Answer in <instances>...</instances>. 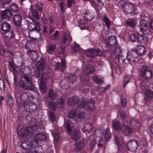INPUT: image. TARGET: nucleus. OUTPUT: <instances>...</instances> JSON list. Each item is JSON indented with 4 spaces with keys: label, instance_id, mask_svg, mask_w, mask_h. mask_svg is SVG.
Wrapping results in <instances>:
<instances>
[{
    "label": "nucleus",
    "instance_id": "1",
    "mask_svg": "<svg viewBox=\"0 0 153 153\" xmlns=\"http://www.w3.org/2000/svg\"><path fill=\"white\" fill-rule=\"evenodd\" d=\"M95 134L97 136L96 139L91 142L90 144V147L91 149L96 143V140L98 141V146L101 147L105 143V140L106 141L108 140L110 138L111 136L109 129L108 128H106L104 133L103 132L102 129L97 130L95 132Z\"/></svg>",
    "mask_w": 153,
    "mask_h": 153
},
{
    "label": "nucleus",
    "instance_id": "2",
    "mask_svg": "<svg viewBox=\"0 0 153 153\" xmlns=\"http://www.w3.org/2000/svg\"><path fill=\"white\" fill-rule=\"evenodd\" d=\"M140 15L141 19L139 26L140 31L144 35L151 34L152 32L148 24L147 17L143 14H141Z\"/></svg>",
    "mask_w": 153,
    "mask_h": 153
},
{
    "label": "nucleus",
    "instance_id": "3",
    "mask_svg": "<svg viewBox=\"0 0 153 153\" xmlns=\"http://www.w3.org/2000/svg\"><path fill=\"white\" fill-rule=\"evenodd\" d=\"M19 84L22 88L26 90H31L34 89L31 80L27 75L25 74L21 76Z\"/></svg>",
    "mask_w": 153,
    "mask_h": 153
},
{
    "label": "nucleus",
    "instance_id": "4",
    "mask_svg": "<svg viewBox=\"0 0 153 153\" xmlns=\"http://www.w3.org/2000/svg\"><path fill=\"white\" fill-rule=\"evenodd\" d=\"M23 148L24 151L23 153H33V152L36 153L37 152L34 149L36 148V146L33 143L26 142H23L21 145Z\"/></svg>",
    "mask_w": 153,
    "mask_h": 153
},
{
    "label": "nucleus",
    "instance_id": "5",
    "mask_svg": "<svg viewBox=\"0 0 153 153\" xmlns=\"http://www.w3.org/2000/svg\"><path fill=\"white\" fill-rule=\"evenodd\" d=\"M95 102L92 99H88L86 98L82 100L79 103L80 108H83L86 110H90L94 106Z\"/></svg>",
    "mask_w": 153,
    "mask_h": 153
},
{
    "label": "nucleus",
    "instance_id": "6",
    "mask_svg": "<svg viewBox=\"0 0 153 153\" xmlns=\"http://www.w3.org/2000/svg\"><path fill=\"white\" fill-rule=\"evenodd\" d=\"M28 18L30 19L32 22H30L28 25V28L30 32L32 31L36 30L39 31L40 30V25L38 22L35 21L33 18L30 16H28Z\"/></svg>",
    "mask_w": 153,
    "mask_h": 153
},
{
    "label": "nucleus",
    "instance_id": "7",
    "mask_svg": "<svg viewBox=\"0 0 153 153\" xmlns=\"http://www.w3.org/2000/svg\"><path fill=\"white\" fill-rule=\"evenodd\" d=\"M77 79V78L76 76L74 74H71L70 75L68 79V81H70V82H69V83H66L64 84L65 80H63L61 81V85L62 86H64V88L66 89L70 87L72 83L74 81H76Z\"/></svg>",
    "mask_w": 153,
    "mask_h": 153
},
{
    "label": "nucleus",
    "instance_id": "8",
    "mask_svg": "<svg viewBox=\"0 0 153 153\" xmlns=\"http://www.w3.org/2000/svg\"><path fill=\"white\" fill-rule=\"evenodd\" d=\"M134 10L135 7L134 4L129 2L125 4L123 9L124 11L127 14L132 13Z\"/></svg>",
    "mask_w": 153,
    "mask_h": 153
},
{
    "label": "nucleus",
    "instance_id": "9",
    "mask_svg": "<svg viewBox=\"0 0 153 153\" xmlns=\"http://www.w3.org/2000/svg\"><path fill=\"white\" fill-rule=\"evenodd\" d=\"M127 148L130 152H135L138 146V143L137 140H131L128 143Z\"/></svg>",
    "mask_w": 153,
    "mask_h": 153
},
{
    "label": "nucleus",
    "instance_id": "10",
    "mask_svg": "<svg viewBox=\"0 0 153 153\" xmlns=\"http://www.w3.org/2000/svg\"><path fill=\"white\" fill-rule=\"evenodd\" d=\"M46 78L44 77L42 75L41 78V82L39 85V89L42 93H45L47 91L46 84Z\"/></svg>",
    "mask_w": 153,
    "mask_h": 153
},
{
    "label": "nucleus",
    "instance_id": "11",
    "mask_svg": "<svg viewBox=\"0 0 153 153\" xmlns=\"http://www.w3.org/2000/svg\"><path fill=\"white\" fill-rule=\"evenodd\" d=\"M37 126L36 125H34L31 126L27 127L25 129V133H22L23 135H27L29 134H32L37 128Z\"/></svg>",
    "mask_w": 153,
    "mask_h": 153
},
{
    "label": "nucleus",
    "instance_id": "12",
    "mask_svg": "<svg viewBox=\"0 0 153 153\" xmlns=\"http://www.w3.org/2000/svg\"><path fill=\"white\" fill-rule=\"evenodd\" d=\"M146 53V49L143 46H140L138 47L136 51L132 50L131 53L133 55H143Z\"/></svg>",
    "mask_w": 153,
    "mask_h": 153
},
{
    "label": "nucleus",
    "instance_id": "13",
    "mask_svg": "<svg viewBox=\"0 0 153 153\" xmlns=\"http://www.w3.org/2000/svg\"><path fill=\"white\" fill-rule=\"evenodd\" d=\"M12 15L11 11L9 9H6L2 11L1 13V17L4 19H9Z\"/></svg>",
    "mask_w": 153,
    "mask_h": 153
},
{
    "label": "nucleus",
    "instance_id": "14",
    "mask_svg": "<svg viewBox=\"0 0 153 153\" xmlns=\"http://www.w3.org/2000/svg\"><path fill=\"white\" fill-rule=\"evenodd\" d=\"M121 128L120 130H121L125 135H129L132 132V130L126 125H122Z\"/></svg>",
    "mask_w": 153,
    "mask_h": 153
},
{
    "label": "nucleus",
    "instance_id": "15",
    "mask_svg": "<svg viewBox=\"0 0 153 153\" xmlns=\"http://www.w3.org/2000/svg\"><path fill=\"white\" fill-rule=\"evenodd\" d=\"M108 42H105L107 46L109 45L113 46L116 45L117 43L116 38L114 36H111L108 38Z\"/></svg>",
    "mask_w": 153,
    "mask_h": 153
},
{
    "label": "nucleus",
    "instance_id": "16",
    "mask_svg": "<svg viewBox=\"0 0 153 153\" xmlns=\"http://www.w3.org/2000/svg\"><path fill=\"white\" fill-rule=\"evenodd\" d=\"M30 94L27 92H25L22 94L20 96V100L21 101V103H25V101L27 99H29L30 97Z\"/></svg>",
    "mask_w": 153,
    "mask_h": 153
},
{
    "label": "nucleus",
    "instance_id": "17",
    "mask_svg": "<svg viewBox=\"0 0 153 153\" xmlns=\"http://www.w3.org/2000/svg\"><path fill=\"white\" fill-rule=\"evenodd\" d=\"M24 106L25 108L28 109V111L30 112L34 111L37 107V105L34 102H30L29 105L25 103Z\"/></svg>",
    "mask_w": 153,
    "mask_h": 153
},
{
    "label": "nucleus",
    "instance_id": "18",
    "mask_svg": "<svg viewBox=\"0 0 153 153\" xmlns=\"http://www.w3.org/2000/svg\"><path fill=\"white\" fill-rule=\"evenodd\" d=\"M22 17L21 15L16 14L14 16L13 20L16 25L18 27L21 25Z\"/></svg>",
    "mask_w": 153,
    "mask_h": 153
},
{
    "label": "nucleus",
    "instance_id": "19",
    "mask_svg": "<svg viewBox=\"0 0 153 153\" xmlns=\"http://www.w3.org/2000/svg\"><path fill=\"white\" fill-rule=\"evenodd\" d=\"M92 126L90 123H87L83 129H82L83 132L85 133L86 135L87 134L90 133L92 131Z\"/></svg>",
    "mask_w": 153,
    "mask_h": 153
},
{
    "label": "nucleus",
    "instance_id": "20",
    "mask_svg": "<svg viewBox=\"0 0 153 153\" xmlns=\"http://www.w3.org/2000/svg\"><path fill=\"white\" fill-rule=\"evenodd\" d=\"M84 1H89L92 6L94 8L95 10L97 12H99L101 9V4L97 5V4L92 0H83Z\"/></svg>",
    "mask_w": 153,
    "mask_h": 153
},
{
    "label": "nucleus",
    "instance_id": "21",
    "mask_svg": "<svg viewBox=\"0 0 153 153\" xmlns=\"http://www.w3.org/2000/svg\"><path fill=\"white\" fill-rule=\"evenodd\" d=\"M79 99V98L77 96L72 97L69 98L67 102L70 105H73L77 102Z\"/></svg>",
    "mask_w": 153,
    "mask_h": 153
},
{
    "label": "nucleus",
    "instance_id": "22",
    "mask_svg": "<svg viewBox=\"0 0 153 153\" xmlns=\"http://www.w3.org/2000/svg\"><path fill=\"white\" fill-rule=\"evenodd\" d=\"M72 139L75 141H77L81 138L79 130L74 131L71 135Z\"/></svg>",
    "mask_w": 153,
    "mask_h": 153
},
{
    "label": "nucleus",
    "instance_id": "23",
    "mask_svg": "<svg viewBox=\"0 0 153 153\" xmlns=\"http://www.w3.org/2000/svg\"><path fill=\"white\" fill-rule=\"evenodd\" d=\"M10 24L7 22H3L1 25V29L4 33H7L10 29Z\"/></svg>",
    "mask_w": 153,
    "mask_h": 153
},
{
    "label": "nucleus",
    "instance_id": "24",
    "mask_svg": "<svg viewBox=\"0 0 153 153\" xmlns=\"http://www.w3.org/2000/svg\"><path fill=\"white\" fill-rule=\"evenodd\" d=\"M137 20L134 19H129L126 21L127 25L131 27H135L137 23Z\"/></svg>",
    "mask_w": 153,
    "mask_h": 153
},
{
    "label": "nucleus",
    "instance_id": "25",
    "mask_svg": "<svg viewBox=\"0 0 153 153\" xmlns=\"http://www.w3.org/2000/svg\"><path fill=\"white\" fill-rule=\"evenodd\" d=\"M132 51H131L129 53L128 55H127L126 59L130 63L131 62H134V58L137 57V55H133L131 53Z\"/></svg>",
    "mask_w": 153,
    "mask_h": 153
},
{
    "label": "nucleus",
    "instance_id": "26",
    "mask_svg": "<svg viewBox=\"0 0 153 153\" xmlns=\"http://www.w3.org/2000/svg\"><path fill=\"white\" fill-rule=\"evenodd\" d=\"M127 55L124 53L120 52L118 58V62L120 64H121L124 62L126 59Z\"/></svg>",
    "mask_w": 153,
    "mask_h": 153
},
{
    "label": "nucleus",
    "instance_id": "27",
    "mask_svg": "<svg viewBox=\"0 0 153 153\" xmlns=\"http://www.w3.org/2000/svg\"><path fill=\"white\" fill-rule=\"evenodd\" d=\"M61 66H60V63L59 62L57 63L56 64L57 67L59 69L62 71L65 68L66 66V60L64 59H62L61 60Z\"/></svg>",
    "mask_w": 153,
    "mask_h": 153
},
{
    "label": "nucleus",
    "instance_id": "28",
    "mask_svg": "<svg viewBox=\"0 0 153 153\" xmlns=\"http://www.w3.org/2000/svg\"><path fill=\"white\" fill-rule=\"evenodd\" d=\"M30 57L33 60L35 61L38 58V55L37 53L34 51H30L28 52Z\"/></svg>",
    "mask_w": 153,
    "mask_h": 153
},
{
    "label": "nucleus",
    "instance_id": "29",
    "mask_svg": "<svg viewBox=\"0 0 153 153\" xmlns=\"http://www.w3.org/2000/svg\"><path fill=\"white\" fill-rule=\"evenodd\" d=\"M94 68L93 66L88 65L83 69V72L85 74H90L94 71Z\"/></svg>",
    "mask_w": 153,
    "mask_h": 153
},
{
    "label": "nucleus",
    "instance_id": "30",
    "mask_svg": "<svg viewBox=\"0 0 153 153\" xmlns=\"http://www.w3.org/2000/svg\"><path fill=\"white\" fill-rule=\"evenodd\" d=\"M34 139L37 140H45L46 139V136L43 134L39 133L35 135Z\"/></svg>",
    "mask_w": 153,
    "mask_h": 153
},
{
    "label": "nucleus",
    "instance_id": "31",
    "mask_svg": "<svg viewBox=\"0 0 153 153\" xmlns=\"http://www.w3.org/2000/svg\"><path fill=\"white\" fill-rule=\"evenodd\" d=\"M94 81L97 84H100L103 81V78L100 76L95 75L93 77Z\"/></svg>",
    "mask_w": 153,
    "mask_h": 153
},
{
    "label": "nucleus",
    "instance_id": "32",
    "mask_svg": "<svg viewBox=\"0 0 153 153\" xmlns=\"http://www.w3.org/2000/svg\"><path fill=\"white\" fill-rule=\"evenodd\" d=\"M72 40V38L70 34L68 33H65L64 36L62 39V43L63 44H65L67 41L70 42Z\"/></svg>",
    "mask_w": 153,
    "mask_h": 153
},
{
    "label": "nucleus",
    "instance_id": "33",
    "mask_svg": "<svg viewBox=\"0 0 153 153\" xmlns=\"http://www.w3.org/2000/svg\"><path fill=\"white\" fill-rule=\"evenodd\" d=\"M85 53L89 57L93 58L95 57L94 49H90L86 50L85 51Z\"/></svg>",
    "mask_w": 153,
    "mask_h": 153
},
{
    "label": "nucleus",
    "instance_id": "34",
    "mask_svg": "<svg viewBox=\"0 0 153 153\" xmlns=\"http://www.w3.org/2000/svg\"><path fill=\"white\" fill-rule=\"evenodd\" d=\"M75 149L77 151H79L82 149L84 146V143L82 140H81L79 143H76L75 145Z\"/></svg>",
    "mask_w": 153,
    "mask_h": 153
},
{
    "label": "nucleus",
    "instance_id": "35",
    "mask_svg": "<svg viewBox=\"0 0 153 153\" xmlns=\"http://www.w3.org/2000/svg\"><path fill=\"white\" fill-rule=\"evenodd\" d=\"M84 17L87 21H89L93 19L94 16L91 14L89 11L87 10L85 13Z\"/></svg>",
    "mask_w": 153,
    "mask_h": 153
},
{
    "label": "nucleus",
    "instance_id": "36",
    "mask_svg": "<svg viewBox=\"0 0 153 153\" xmlns=\"http://www.w3.org/2000/svg\"><path fill=\"white\" fill-rule=\"evenodd\" d=\"M30 13H31L32 15V16L30 15V16L32 18L33 17L37 19H39L40 18L37 11L36 9H32L31 8H30Z\"/></svg>",
    "mask_w": 153,
    "mask_h": 153
},
{
    "label": "nucleus",
    "instance_id": "37",
    "mask_svg": "<svg viewBox=\"0 0 153 153\" xmlns=\"http://www.w3.org/2000/svg\"><path fill=\"white\" fill-rule=\"evenodd\" d=\"M66 126L68 131L69 133H71L72 131V128L74 126V124L71 121L68 120Z\"/></svg>",
    "mask_w": 153,
    "mask_h": 153
},
{
    "label": "nucleus",
    "instance_id": "38",
    "mask_svg": "<svg viewBox=\"0 0 153 153\" xmlns=\"http://www.w3.org/2000/svg\"><path fill=\"white\" fill-rule=\"evenodd\" d=\"M112 125L114 128L117 130L119 131L120 130L121 126L119 123L117 121L113 120L112 121Z\"/></svg>",
    "mask_w": 153,
    "mask_h": 153
},
{
    "label": "nucleus",
    "instance_id": "39",
    "mask_svg": "<svg viewBox=\"0 0 153 153\" xmlns=\"http://www.w3.org/2000/svg\"><path fill=\"white\" fill-rule=\"evenodd\" d=\"M143 75L146 79H149L152 77V74L151 71L148 70L145 71V72L143 73Z\"/></svg>",
    "mask_w": 153,
    "mask_h": 153
},
{
    "label": "nucleus",
    "instance_id": "40",
    "mask_svg": "<svg viewBox=\"0 0 153 153\" xmlns=\"http://www.w3.org/2000/svg\"><path fill=\"white\" fill-rule=\"evenodd\" d=\"M56 46L55 45H48L47 48V52L49 54L52 53L54 51Z\"/></svg>",
    "mask_w": 153,
    "mask_h": 153
},
{
    "label": "nucleus",
    "instance_id": "41",
    "mask_svg": "<svg viewBox=\"0 0 153 153\" xmlns=\"http://www.w3.org/2000/svg\"><path fill=\"white\" fill-rule=\"evenodd\" d=\"M102 20L105 22L107 27H109L111 25V22L108 18L105 15L103 16Z\"/></svg>",
    "mask_w": 153,
    "mask_h": 153
},
{
    "label": "nucleus",
    "instance_id": "42",
    "mask_svg": "<svg viewBox=\"0 0 153 153\" xmlns=\"http://www.w3.org/2000/svg\"><path fill=\"white\" fill-rule=\"evenodd\" d=\"M77 115V112L76 110L74 109L71 111L68 115V117L69 118L73 119Z\"/></svg>",
    "mask_w": 153,
    "mask_h": 153
},
{
    "label": "nucleus",
    "instance_id": "43",
    "mask_svg": "<svg viewBox=\"0 0 153 153\" xmlns=\"http://www.w3.org/2000/svg\"><path fill=\"white\" fill-rule=\"evenodd\" d=\"M48 96L51 100H54L57 97V95L51 89L49 90L48 91Z\"/></svg>",
    "mask_w": 153,
    "mask_h": 153
},
{
    "label": "nucleus",
    "instance_id": "44",
    "mask_svg": "<svg viewBox=\"0 0 153 153\" xmlns=\"http://www.w3.org/2000/svg\"><path fill=\"white\" fill-rule=\"evenodd\" d=\"M115 3L117 6L120 8L123 7L126 4L122 0H115Z\"/></svg>",
    "mask_w": 153,
    "mask_h": 153
},
{
    "label": "nucleus",
    "instance_id": "45",
    "mask_svg": "<svg viewBox=\"0 0 153 153\" xmlns=\"http://www.w3.org/2000/svg\"><path fill=\"white\" fill-rule=\"evenodd\" d=\"M147 40L146 37L142 35L138 34V41L142 43H145Z\"/></svg>",
    "mask_w": 153,
    "mask_h": 153
},
{
    "label": "nucleus",
    "instance_id": "46",
    "mask_svg": "<svg viewBox=\"0 0 153 153\" xmlns=\"http://www.w3.org/2000/svg\"><path fill=\"white\" fill-rule=\"evenodd\" d=\"M48 106L50 109L54 111L56 109V103L55 102L50 101L48 103Z\"/></svg>",
    "mask_w": 153,
    "mask_h": 153
},
{
    "label": "nucleus",
    "instance_id": "47",
    "mask_svg": "<svg viewBox=\"0 0 153 153\" xmlns=\"http://www.w3.org/2000/svg\"><path fill=\"white\" fill-rule=\"evenodd\" d=\"M34 46V44L33 42L31 41H27L25 45V46L26 48L27 49H31L33 47L32 46Z\"/></svg>",
    "mask_w": 153,
    "mask_h": 153
},
{
    "label": "nucleus",
    "instance_id": "48",
    "mask_svg": "<svg viewBox=\"0 0 153 153\" xmlns=\"http://www.w3.org/2000/svg\"><path fill=\"white\" fill-rule=\"evenodd\" d=\"M65 101L62 98H59L58 100L57 101V105L60 108H62L63 107Z\"/></svg>",
    "mask_w": 153,
    "mask_h": 153
},
{
    "label": "nucleus",
    "instance_id": "49",
    "mask_svg": "<svg viewBox=\"0 0 153 153\" xmlns=\"http://www.w3.org/2000/svg\"><path fill=\"white\" fill-rule=\"evenodd\" d=\"M49 119L51 121L53 122L54 121L56 120V117L54 113L51 111L49 112L48 114Z\"/></svg>",
    "mask_w": 153,
    "mask_h": 153
},
{
    "label": "nucleus",
    "instance_id": "50",
    "mask_svg": "<svg viewBox=\"0 0 153 153\" xmlns=\"http://www.w3.org/2000/svg\"><path fill=\"white\" fill-rule=\"evenodd\" d=\"M138 34H135L134 33L131 34L129 36L130 39L133 42L138 41Z\"/></svg>",
    "mask_w": 153,
    "mask_h": 153
},
{
    "label": "nucleus",
    "instance_id": "51",
    "mask_svg": "<svg viewBox=\"0 0 153 153\" xmlns=\"http://www.w3.org/2000/svg\"><path fill=\"white\" fill-rule=\"evenodd\" d=\"M148 98L153 97V92L151 91L146 90V97Z\"/></svg>",
    "mask_w": 153,
    "mask_h": 153
},
{
    "label": "nucleus",
    "instance_id": "52",
    "mask_svg": "<svg viewBox=\"0 0 153 153\" xmlns=\"http://www.w3.org/2000/svg\"><path fill=\"white\" fill-rule=\"evenodd\" d=\"M38 63L40 68L42 70H43L45 68V62L43 59H41L40 61H39Z\"/></svg>",
    "mask_w": 153,
    "mask_h": 153
},
{
    "label": "nucleus",
    "instance_id": "53",
    "mask_svg": "<svg viewBox=\"0 0 153 153\" xmlns=\"http://www.w3.org/2000/svg\"><path fill=\"white\" fill-rule=\"evenodd\" d=\"M7 33V34L5 35V36L7 38V39H12L14 37V34L13 31H11L9 32V31H8Z\"/></svg>",
    "mask_w": 153,
    "mask_h": 153
},
{
    "label": "nucleus",
    "instance_id": "54",
    "mask_svg": "<svg viewBox=\"0 0 153 153\" xmlns=\"http://www.w3.org/2000/svg\"><path fill=\"white\" fill-rule=\"evenodd\" d=\"M18 8V6L15 4H12L10 6V9L14 12H16Z\"/></svg>",
    "mask_w": 153,
    "mask_h": 153
},
{
    "label": "nucleus",
    "instance_id": "55",
    "mask_svg": "<svg viewBox=\"0 0 153 153\" xmlns=\"http://www.w3.org/2000/svg\"><path fill=\"white\" fill-rule=\"evenodd\" d=\"M5 88V83L4 80L0 79V89L1 91L4 90Z\"/></svg>",
    "mask_w": 153,
    "mask_h": 153
},
{
    "label": "nucleus",
    "instance_id": "56",
    "mask_svg": "<svg viewBox=\"0 0 153 153\" xmlns=\"http://www.w3.org/2000/svg\"><path fill=\"white\" fill-rule=\"evenodd\" d=\"M52 135L54 138V141H56V142H58L59 140V137L58 134L57 132H52Z\"/></svg>",
    "mask_w": 153,
    "mask_h": 153
},
{
    "label": "nucleus",
    "instance_id": "57",
    "mask_svg": "<svg viewBox=\"0 0 153 153\" xmlns=\"http://www.w3.org/2000/svg\"><path fill=\"white\" fill-rule=\"evenodd\" d=\"M130 79L129 77L128 76H125L124 77L123 79V87H126V85L128 84Z\"/></svg>",
    "mask_w": 153,
    "mask_h": 153
},
{
    "label": "nucleus",
    "instance_id": "58",
    "mask_svg": "<svg viewBox=\"0 0 153 153\" xmlns=\"http://www.w3.org/2000/svg\"><path fill=\"white\" fill-rule=\"evenodd\" d=\"M35 7L39 11L41 12L42 10V4L41 3H37L35 5Z\"/></svg>",
    "mask_w": 153,
    "mask_h": 153
},
{
    "label": "nucleus",
    "instance_id": "59",
    "mask_svg": "<svg viewBox=\"0 0 153 153\" xmlns=\"http://www.w3.org/2000/svg\"><path fill=\"white\" fill-rule=\"evenodd\" d=\"M14 99L11 96H9L8 97V100L7 103L10 106L12 105L14 103Z\"/></svg>",
    "mask_w": 153,
    "mask_h": 153
},
{
    "label": "nucleus",
    "instance_id": "60",
    "mask_svg": "<svg viewBox=\"0 0 153 153\" xmlns=\"http://www.w3.org/2000/svg\"><path fill=\"white\" fill-rule=\"evenodd\" d=\"M9 65L12 69L14 71H16L17 68V66L15 65L14 62L12 61L9 62Z\"/></svg>",
    "mask_w": 153,
    "mask_h": 153
},
{
    "label": "nucleus",
    "instance_id": "61",
    "mask_svg": "<svg viewBox=\"0 0 153 153\" xmlns=\"http://www.w3.org/2000/svg\"><path fill=\"white\" fill-rule=\"evenodd\" d=\"M75 3L74 0H68L67 2V5L68 7H71L72 4H74Z\"/></svg>",
    "mask_w": 153,
    "mask_h": 153
},
{
    "label": "nucleus",
    "instance_id": "62",
    "mask_svg": "<svg viewBox=\"0 0 153 153\" xmlns=\"http://www.w3.org/2000/svg\"><path fill=\"white\" fill-rule=\"evenodd\" d=\"M73 49L75 51H77L79 50L80 47L79 45L76 43H74Z\"/></svg>",
    "mask_w": 153,
    "mask_h": 153
},
{
    "label": "nucleus",
    "instance_id": "63",
    "mask_svg": "<svg viewBox=\"0 0 153 153\" xmlns=\"http://www.w3.org/2000/svg\"><path fill=\"white\" fill-rule=\"evenodd\" d=\"M147 68V66L146 65H143L141 67L140 71L141 72L143 73L145 72V71H147L146 70Z\"/></svg>",
    "mask_w": 153,
    "mask_h": 153
},
{
    "label": "nucleus",
    "instance_id": "64",
    "mask_svg": "<svg viewBox=\"0 0 153 153\" xmlns=\"http://www.w3.org/2000/svg\"><path fill=\"white\" fill-rule=\"evenodd\" d=\"M85 114L83 112H80L77 115L78 117L80 119L83 118L85 117Z\"/></svg>",
    "mask_w": 153,
    "mask_h": 153
}]
</instances>
